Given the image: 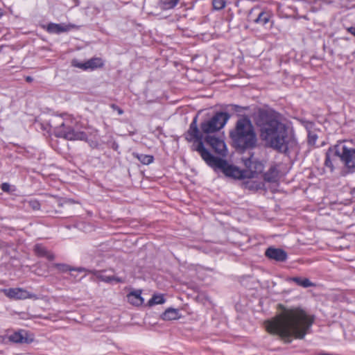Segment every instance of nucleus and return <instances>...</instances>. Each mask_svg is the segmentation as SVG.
I'll list each match as a JSON object with an SVG mask.
<instances>
[{
    "label": "nucleus",
    "mask_w": 355,
    "mask_h": 355,
    "mask_svg": "<svg viewBox=\"0 0 355 355\" xmlns=\"http://www.w3.org/2000/svg\"><path fill=\"white\" fill-rule=\"evenodd\" d=\"M52 127L55 129V135L58 137H62L67 140H86L85 132L78 130L77 121L68 119L63 120L60 117H55L51 120Z\"/></svg>",
    "instance_id": "nucleus-5"
},
{
    "label": "nucleus",
    "mask_w": 355,
    "mask_h": 355,
    "mask_svg": "<svg viewBox=\"0 0 355 355\" xmlns=\"http://www.w3.org/2000/svg\"><path fill=\"white\" fill-rule=\"evenodd\" d=\"M243 162L248 169V171H245L248 178H254L261 173L264 169L263 164L254 158L252 155L248 158L243 159Z\"/></svg>",
    "instance_id": "nucleus-7"
},
{
    "label": "nucleus",
    "mask_w": 355,
    "mask_h": 355,
    "mask_svg": "<svg viewBox=\"0 0 355 355\" xmlns=\"http://www.w3.org/2000/svg\"><path fill=\"white\" fill-rule=\"evenodd\" d=\"M33 251L35 255L39 257H45L49 261H53L55 259V257L54 254L41 243L35 244Z\"/></svg>",
    "instance_id": "nucleus-15"
},
{
    "label": "nucleus",
    "mask_w": 355,
    "mask_h": 355,
    "mask_svg": "<svg viewBox=\"0 0 355 355\" xmlns=\"http://www.w3.org/2000/svg\"><path fill=\"white\" fill-rule=\"evenodd\" d=\"M44 28L49 33L60 34L62 33L68 32L72 29H78L80 26L73 24H65L51 22L44 26Z\"/></svg>",
    "instance_id": "nucleus-10"
},
{
    "label": "nucleus",
    "mask_w": 355,
    "mask_h": 355,
    "mask_svg": "<svg viewBox=\"0 0 355 355\" xmlns=\"http://www.w3.org/2000/svg\"><path fill=\"white\" fill-rule=\"evenodd\" d=\"M335 155L340 158L347 173H355V147L349 142H339L334 146Z\"/></svg>",
    "instance_id": "nucleus-6"
},
{
    "label": "nucleus",
    "mask_w": 355,
    "mask_h": 355,
    "mask_svg": "<svg viewBox=\"0 0 355 355\" xmlns=\"http://www.w3.org/2000/svg\"><path fill=\"white\" fill-rule=\"evenodd\" d=\"M318 139V135L315 133L309 132L308 134V143L309 145H315L316 140Z\"/></svg>",
    "instance_id": "nucleus-29"
},
{
    "label": "nucleus",
    "mask_w": 355,
    "mask_h": 355,
    "mask_svg": "<svg viewBox=\"0 0 355 355\" xmlns=\"http://www.w3.org/2000/svg\"><path fill=\"white\" fill-rule=\"evenodd\" d=\"M271 14L269 12L262 11L258 15L257 17L254 20V21L256 24L264 26L268 22H269Z\"/></svg>",
    "instance_id": "nucleus-24"
},
{
    "label": "nucleus",
    "mask_w": 355,
    "mask_h": 355,
    "mask_svg": "<svg viewBox=\"0 0 355 355\" xmlns=\"http://www.w3.org/2000/svg\"><path fill=\"white\" fill-rule=\"evenodd\" d=\"M135 157H137L143 164L146 165L151 164L154 160L153 156L150 155L137 154Z\"/></svg>",
    "instance_id": "nucleus-26"
},
{
    "label": "nucleus",
    "mask_w": 355,
    "mask_h": 355,
    "mask_svg": "<svg viewBox=\"0 0 355 355\" xmlns=\"http://www.w3.org/2000/svg\"><path fill=\"white\" fill-rule=\"evenodd\" d=\"M347 31L355 37V26L348 28Z\"/></svg>",
    "instance_id": "nucleus-35"
},
{
    "label": "nucleus",
    "mask_w": 355,
    "mask_h": 355,
    "mask_svg": "<svg viewBox=\"0 0 355 355\" xmlns=\"http://www.w3.org/2000/svg\"><path fill=\"white\" fill-rule=\"evenodd\" d=\"M353 192H354V193H355V188L354 189Z\"/></svg>",
    "instance_id": "nucleus-40"
},
{
    "label": "nucleus",
    "mask_w": 355,
    "mask_h": 355,
    "mask_svg": "<svg viewBox=\"0 0 355 355\" xmlns=\"http://www.w3.org/2000/svg\"><path fill=\"white\" fill-rule=\"evenodd\" d=\"M52 268H54L57 269L58 271L61 272H66L68 271H78V272H83L85 270L83 268H72L70 266L65 264V263H53L51 265Z\"/></svg>",
    "instance_id": "nucleus-22"
},
{
    "label": "nucleus",
    "mask_w": 355,
    "mask_h": 355,
    "mask_svg": "<svg viewBox=\"0 0 355 355\" xmlns=\"http://www.w3.org/2000/svg\"><path fill=\"white\" fill-rule=\"evenodd\" d=\"M287 281L295 282L297 285L303 288H309L314 286V284L312 283L308 278H302L300 277H289L288 278Z\"/></svg>",
    "instance_id": "nucleus-19"
},
{
    "label": "nucleus",
    "mask_w": 355,
    "mask_h": 355,
    "mask_svg": "<svg viewBox=\"0 0 355 355\" xmlns=\"http://www.w3.org/2000/svg\"><path fill=\"white\" fill-rule=\"evenodd\" d=\"M227 107L229 108V110L234 111L236 112H241L243 110V107L234 104L229 105Z\"/></svg>",
    "instance_id": "nucleus-32"
},
{
    "label": "nucleus",
    "mask_w": 355,
    "mask_h": 355,
    "mask_svg": "<svg viewBox=\"0 0 355 355\" xmlns=\"http://www.w3.org/2000/svg\"><path fill=\"white\" fill-rule=\"evenodd\" d=\"M3 293L6 296L10 299L25 300V299H37L35 294L31 293L25 289L21 288H5Z\"/></svg>",
    "instance_id": "nucleus-9"
},
{
    "label": "nucleus",
    "mask_w": 355,
    "mask_h": 355,
    "mask_svg": "<svg viewBox=\"0 0 355 355\" xmlns=\"http://www.w3.org/2000/svg\"><path fill=\"white\" fill-rule=\"evenodd\" d=\"M6 338H7L6 336H0V344L5 343Z\"/></svg>",
    "instance_id": "nucleus-36"
},
{
    "label": "nucleus",
    "mask_w": 355,
    "mask_h": 355,
    "mask_svg": "<svg viewBox=\"0 0 355 355\" xmlns=\"http://www.w3.org/2000/svg\"><path fill=\"white\" fill-rule=\"evenodd\" d=\"M185 139L192 142L191 150L198 152L205 162L214 170L220 169L225 176L233 179L246 178L245 171L230 164L225 159L214 156L202 142V135L197 127V117H194L184 134Z\"/></svg>",
    "instance_id": "nucleus-2"
},
{
    "label": "nucleus",
    "mask_w": 355,
    "mask_h": 355,
    "mask_svg": "<svg viewBox=\"0 0 355 355\" xmlns=\"http://www.w3.org/2000/svg\"><path fill=\"white\" fill-rule=\"evenodd\" d=\"M118 112H119V114H123V110L119 108L118 109Z\"/></svg>",
    "instance_id": "nucleus-38"
},
{
    "label": "nucleus",
    "mask_w": 355,
    "mask_h": 355,
    "mask_svg": "<svg viewBox=\"0 0 355 355\" xmlns=\"http://www.w3.org/2000/svg\"><path fill=\"white\" fill-rule=\"evenodd\" d=\"M180 317L178 309L173 308L167 309L162 314V318L164 320H172L178 319Z\"/></svg>",
    "instance_id": "nucleus-20"
},
{
    "label": "nucleus",
    "mask_w": 355,
    "mask_h": 355,
    "mask_svg": "<svg viewBox=\"0 0 355 355\" xmlns=\"http://www.w3.org/2000/svg\"><path fill=\"white\" fill-rule=\"evenodd\" d=\"M85 141H87L89 144V146L92 148H97L99 146V141L96 138H94L92 139H87V138Z\"/></svg>",
    "instance_id": "nucleus-30"
},
{
    "label": "nucleus",
    "mask_w": 355,
    "mask_h": 355,
    "mask_svg": "<svg viewBox=\"0 0 355 355\" xmlns=\"http://www.w3.org/2000/svg\"><path fill=\"white\" fill-rule=\"evenodd\" d=\"M141 295V290L132 291L127 295L128 301L134 306H140L144 302V299Z\"/></svg>",
    "instance_id": "nucleus-16"
},
{
    "label": "nucleus",
    "mask_w": 355,
    "mask_h": 355,
    "mask_svg": "<svg viewBox=\"0 0 355 355\" xmlns=\"http://www.w3.org/2000/svg\"><path fill=\"white\" fill-rule=\"evenodd\" d=\"M257 125L261 139L271 148L280 152L288 149V128L273 114L266 111L260 112Z\"/></svg>",
    "instance_id": "nucleus-3"
},
{
    "label": "nucleus",
    "mask_w": 355,
    "mask_h": 355,
    "mask_svg": "<svg viewBox=\"0 0 355 355\" xmlns=\"http://www.w3.org/2000/svg\"><path fill=\"white\" fill-rule=\"evenodd\" d=\"M8 340L12 343L16 344H30L33 342L34 339L30 336L29 334L26 330H19L12 334L7 336Z\"/></svg>",
    "instance_id": "nucleus-12"
},
{
    "label": "nucleus",
    "mask_w": 355,
    "mask_h": 355,
    "mask_svg": "<svg viewBox=\"0 0 355 355\" xmlns=\"http://www.w3.org/2000/svg\"><path fill=\"white\" fill-rule=\"evenodd\" d=\"M3 13L1 12V10L0 9V17L2 16Z\"/></svg>",
    "instance_id": "nucleus-39"
},
{
    "label": "nucleus",
    "mask_w": 355,
    "mask_h": 355,
    "mask_svg": "<svg viewBox=\"0 0 355 355\" xmlns=\"http://www.w3.org/2000/svg\"><path fill=\"white\" fill-rule=\"evenodd\" d=\"M26 80L28 83H31V82H32L33 80V78L31 76H26Z\"/></svg>",
    "instance_id": "nucleus-37"
},
{
    "label": "nucleus",
    "mask_w": 355,
    "mask_h": 355,
    "mask_svg": "<svg viewBox=\"0 0 355 355\" xmlns=\"http://www.w3.org/2000/svg\"><path fill=\"white\" fill-rule=\"evenodd\" d=\"M165 302L164 296L162 295H154L152 298L148 301V304L149 306H153L155 304H161Z\"/></svg>",
    "instance_id": "nucleus-27"
},
{
    "label": "nucleus",
    "mask_w": 355,
    "mask_h": 355,
    "mask_svg": "<svg viewBox=\"0 0 355 355\" xmlns=\"http://www.w3.org/2000/svg\"><path fill=\"white\" fill-rule=\"evenodd\" d=\"M332 155H335L334 146L330 147L325 154L324 166L329 169L330 173H333L334 171V166L331 158Z\"/></svg>",
    "instance_id": "nucleus-17"
},
{
    "label": "nucleus",
    "mask_w": 355,
    "mask_h": 355,
    "mask_svg": "<svg viewBox=\"0 0 355 355\" xmlns=\"http://www.w3.org/2000/svg\"><path fill=\"white\" fill-rule=\"evenodd\" d=\"M271 320L265 322V327L270 334L278 335L285 343H291L293 338L302 339L309 332L314 317L309 315L300 308H285Z\"/></svg>",
    "instance_id": "nucleus-1"
},
{
    "label": "nucleus",
    "mask_w": 355,
    "mask_h": 355,
    "mask_svg": "<svg viewBox=\"0 0 355 355\" xmlns=\"http://www.w3.org/2000/svg\"><path fill=\"white\" fill-rule=\"evenodd\" d=\"M28 206L31 207L33 210H38L40 208V204L39 201L36 200H33L28 201Z\"/></svg>",
    "instance_id": "nucleus-31"
},
{
    "label": "nucleus",
    "mask_w": 355,
    "mask_h": 355,
    "mask_svg": "<svg viewBox=\"0 0 355 355\" xmlns=\"http://www.w3.org/2000/svg\"><path fill=\"white\" fill-rule=\"evenodd\" d=\"M207 145H209L214 153L221 157H226L227 155V148L225 141L214 136L206 135L203 139Z\"/></svg>",
    "instance_id": "nucleus-8"
},
{
    "label": "nucleus",
    "mask_w": 355,
    "mask_h": 355,
    "mask_svg": "<svg viewBox=\"0 0 355 355\" xmlns=\"http://www.w3.org/2000/svg\"><path fill=\"white\" fill-rule=\"evenodd\" d=\"M195 117L198 118V115H196ZM197 127L198 126L197 125ZM200 130L199 128H198L200 134L202 135V142L203 144V139L205 138L203 135H205L206 136L217 132V130L216 129L215 125H214L210 118L203 120L200 124Z\"/></svg>",
    "instance_id": "nucleus-14"
},
{
    "label": "nucleus",
    "mask_w": 355,
    "mask_h": 355,
    "mask_svg": "<svg viewBox=\"0 0 355 355\" xmlns=\"http://www.w3.org/2000/svg\"><path fill=\"white\" fill-rule=\"evenodd\" d=\"M96 277L100 280L105 282L106 283H112L113 282H115L116 283L125 282V280L121 277H119L114 275H107L101 272H99Z\"/></svg>",
    "instance_id": "nucleus-18"
},
{
    "label": "nucleus",
    "mask_w": 355,
    "mask_h": 355,
    "mask_svg": "<svg viewBox=\"0 0 355 355\" xmlns=\"http://www.w3.org/2000/svg\"><path fill=\"white\" fill-rule=\"evenodd\" d=\"M104 63L101 58H92L86 61L87 69H95L101 68L103 66Z\"/></svg>",
    "instance_id": "nucleus-23"
},
{
    "label": "nucleus",
    "mask_w": 355,
    "mask_h": 355,
    "mask_svg": "<svg viewBox=\"0 0 355 355\" xmlns=\"http://www.w3.org/2000/svg\"><path fill=\"white\" fill-rule=\"evenodd\" d=\"M72 65L76 67H78L79 69H84V70L87 69V68H86V67H87L86 62H84V63H82V62H78L77 60H73Z\"/></svg>",
    "instance_id": "nucleus-33"
},
{
    "label": "nucleus",
    "mask_w": 355,
    "mask_h": 355,
    "mask_svg": "<svg viewBox=\"0 0 355 355\" xmlns=\"http://www.w3.org/2000/svg\"><path fill=\"white\" fill-rule=\"evenodd\" d=\"M265 256L277 262H284L288 258V254L285 250L274 246H270L266 250Z\"/></svg>",
    "instance_id": "nucleus-11"
},
{
    "label": "nucleus",
    "mask_w": 355,
    "mask_h": 355,
    "mask_svg": "<svg viewBox=\"0 0 355 355\" xmlns=\"http://www.w3.org/2000/svg\"><path fill=\"white\" fill-rule=\"evenodd\" d=\"M213 8L216 10H220L224 8L226 6L225 0H212Z\"/></svg>",
    "instance_id": "nucleus-28"
},
{
    "label": "nucleus",
    "mask_w": 355,
    "mask_h": 355,
    "mask_svg": "<svg viewBox=\"0 0 355 355\" xmlns=\"http://www.w3.org/2000/svg\"><path fill=\"white\" fill-rule=\"evenodd\" d=\"M10 185L7 183V182H5V183H3L1 184V189L4 191V192H9L10 191Z\"/></svg>",
    "instance_id": "nucleus-34"
},
{
    "label": "nucleus",
    "mask_w": 355,
    "mask_h": 355,
    "mask_svg": "<svg viewBox=\"0 0 355 355\" xmlns=\"http://www.w3.org/2000/svg\"><path fill=\"white\" fill-rule=\"evenodd\" d=\"M179 1L180 0H159L157 6L162 10H168L174 8Z\"/></svg>",
    "instance_id": "nucleus-21"
},
{
    "label": "nucleus",
    "mask_w": 355,
    "mask_h": 355,
    "mask_svg": "<svg viewBox=\"0 0 355 355\" xmlns=\"http://www.w3.org/2000/svg\"><path fill=\"white\" fill-rule=\"evenodd\" d=\"M277 178L276 170L274 167L270 169L263 174V179L268 182H274Z\"/></svg>",
    "instance_id": "nucleus-25"
},
{
    "label": "nucleus",
    "mask_w": 355,
    "mask_h": 355,
    "mask_svg": "<svg viewBox=\"0 0 355 355\" xmlns=\"http://www.w3.org/2000/svg\"><path fill=\"white\" fill-rule=\"evenodd\" d=\"M230 138L237 150H251L257 145V134L248 116H243L236 121L234 128L230 131Z\"/></svg>",
    "instance_id": "nucleus-4"
},
{
    "label": "nucleus",
    "mask_w": 355,
    "mask_h": 355,
    "mask_svg": "<svg viewBox=\"0 0 355 355\" xmlns=\"http://www.w3.org/2000/svg\"><path fill=\"white\" fill-rule=\"evenodd\" d=\"M230 117V114L226 112H217L210 119L218 132L224 128Z\"/></svg>",
    "instance_id": "nucleus-13"
}]
</instances>
